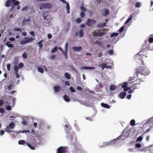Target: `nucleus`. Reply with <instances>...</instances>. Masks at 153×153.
Here are the masks:
<instances>
[{"mask_svg": "<svg viewBox=\"0 0 153 153\" xmlns=\"http://www.w3.org/2000/svg\"><path fill=\"white\" fill-rule=\"evenodd\" d=\"M85 16V14L84 11H82L80 13V16L82 18H83Z\"/></svg>", "mask_w": 153, "mask_h": 153, "instance_id": "35", "label": "nucleus"}, {"mask_svg": "<svg viewBox=\"0 0 153 153\" xmlns=\"http://www.w3.org/2000/svg\"><path fill=\"white\" fill-rule=\"evenodd\" d=\"M43 42V41L42 40H41L39 42L37 43V44H38L39 46V49H40L42 47L43 44L42 42Z\"/></svg>", "mask_w": 153, "mask_h": 153, "instance_id": "27", "label": "nucleus"}, {"mask_svg": "<svg viewBox=\"0 0 153 153\" xmlns=\"http://www.w3.org/2000/svg\"><path fill=\"white\" fill-rule=\"evenodd\" d=\"M70 89L72 92H75V90L72 87H71L70 88Z\"/></svg>", "mask_w": 153, "mask_h": 153, "instance_id": "47", "label": "nucleus"}, {"mask_svg": "<svg viewBox=\"0 0 153 153\" xmlns=\"http://www.w3.org/2000/svg\"><path fill=\"white\" fill-rule=\"evenodd\" d=\"M140 3L139 2L136 3L135 4V7H139L140 6Z\"/></svg>", "mask_w": 153, "mask_h": 153, "instance_id": "42", "label": "nucleus"}, {"mask_svg": "<svg viewBox=\"0 0 153 153\" xmlns=\"http://www.w3.org/2000/svg\"><path fill=\"white\" fill-rule=\"evenodd\" d=\"M149 42L150 43H152L153 42V38L152 37H151L149 39Z\"/></svg>", "mask_w": 153, "mask_h": 153, "instance_id": "48", "label": "nucleus"}, {"mask_svg": "<svg viewBox=\"0 0 153 153\" xmlns=\"http://www.w3.org/2000/svg\"><path fill=\"white\" fill-rule=\"evenodd\" d=\"M145 54H146V52H145L144 51L143 52V51H140L138 53V54L141 56V57H142V56H145Z\"/></svg>", "mask_w": 153, "mask_h": 153, "instance_id": "28", "label": "nucleus"}, {"mask_svg": "<svg viewBox=\"0 0 153 153\" xmlns=\"http://www.w3.org/2000/svg\"><path fill=\"white\" fill-rule=\"evenodd\" d=\"M124 26H122V27L119 30V33H120L122 32L123 30L124 29Z\"/></svg>", "mask_w": 153, "mask_h": 153, "instance_id": "43", "label": "nucleus"}, {"mask_svg": "<svg viewBox=\"0 0 153 153\" xmlns=\"http://www.w3.org/2000/svg\"><path fill=\"white\" fill-rule=\"evenodd\" d=\"M37 70L39 72L43 74L44 73V70L42 68L39 67L37 68Z\"/></svg>", "mask_w": 153, "mask_h": 153, "instance_id": "29", "label": "nucleus"}, {"mask_svg": "<svg viewBox=\"0 0 153 153\" xmlns=\"http://www.w3.org/2000/svg\"><path fill=\"white\" fill-rule=\"evenodd\" d=\"M134 78L135 77L134 76L132 78L130 77V79L129 80V81H130V82L129 83H131V84H132L133 83H134V81L137 82V83H134L131 86V88L133 89L134 91L135 89L138 88L137 87V85H139L140 84V82H142V81H141L140 79H137L136 80H134Z\"/></svg>", "mask_w": 153, "mask_h": 153, "instance_id": "2", "label": "nucleus"}, {"mask_svg": "<svg viewBox=\"0 0 153 153\" xmlns=\"http://www.w3.org/2000/svg\"><path fill=\"white\" fill-rule=\"evenodd\" d=\"M66 152V148L64 146H61L57 149L56 153H65Z\"/></svg>", "mask_w": 153, "mask_h": 153, "instance_id": "9", "label": "nucleus"}, {"mask_svg": "<svg viewBox=\"0 0 153 153\" xmlns=\"http://www.w3.org/2000/svg\"><path fill=\"white\" fill-rule=\"evenodd\" d=\"M30 34L34 37L35 36V34L34 32L33 31H31L30 33Z\"/></svg>", "mask_w": 153, "mask_h": 153, "instance_id": "58", "label": "nucleus"}, {"mask_svg": "<svg viewBox=\"0 0 153 153\" xmlns=\"http://www.w3.org/2000/svg\"><path fill=\"white\" fill-rule=\"evenodd\" d=\"M9 40L10 41H13L15 40V39L13 37H11L9 38Z\"/></svg>", "mask_w": 153, "mask_h": 153, "instance_id": "61", "label": "nucleus"}, {"mask_svg": "<svg viewBox=\"0 0 153 153\" xmlns=\"http://www.w3.org/2000/svg\"><path fill=\"white\" fill-rule=\"evenodd\" d=\"M56 56L55 55H53L50 56V58L51 59H53Z\"/></svg>", "mask_w": 153, "mask_h": 153, "instance_id": "59", "label": "nucleus"}, {"mask_svg": "<svg viewBox=\"0 0 153 153\" xmlns=\"http://www.w3.org/2000/svg\"><path fill=\"white\" fill-rule=\"evenodd\" d=\"M12 1L11 0H7L5 2V6L7 7H10Z\"/></svg>", "mask_w": 153, "mask_h": 153, "instance_id": "19", "label": "nucleus"}, {"mask_svg": "<svg viewBox=\"0 0 153 153\" xmlns=\"http://www.w3.org/2000/svg\"><path fill=\"white\" fill-rule=\"evenodd\" d=\"M13 85L12 84H10L8 86L7 88L9 90H10L13 88Z\"/></svg>", "mask_w": 153, "mask_h": 153, "instance_id": "44", "label": "nucleus"}, {"mask_svg": "<svg viewBox=\"0 0 153 153\" xmlns=\"http://www.w3.org/2000/svg\"><path fill=\"white\" fill-rule=\"evenodd\" d=\"M66 9L67 10V13L68 14H69L70 13V5L68 2H66Z\"/></svg>", "mask_w": 153, "mask_h": 153, "instance_id": "26", "label": "nucleus"}, {"mask_svg": "<svg viewBox=\"0 0 153 153\" xmlns=\"http://www.w3.org/2000/svg\"><path fill=\"white\" fill-rule=\"evenodd\" d=\"M39 9L42 10L43 9H50L52 7L51 4L48 3H42L39 6Z\"/></svg>", "mask_w": 153, "mask_h": 153, "instance_id": "7", "label": "nucleus"}, {"mask_svg": "<svg viewBox=\"0 0 153 153\" xmlns=\"http://www.w3.org/2000/svg\"><path fill=\"white\" fill-rule=\"evenodd\" d=\"M24 66V64L22 62H20L18 64V66H15L14 67L13 69L17 78H18L20 76V75L18 73L19 69H22Z\"/></svg>", "mask_w": 153, "mask_h": 153, "instance_id": "4", "label": "nucleus"}, {"mask_svg": "<svg viewBox=\"0 0 153 153\" xmlns=\"http://www.w3.org/2000/svg\"><path fill=\"white\" fill-rule=\"evenodd\" d=\"M72 49L74 51H80L82 50V48L81 46L79 47L74 46L72 48Z\"/></svg>", "mask_w": 153, "mask_h": 153, "instance_id": "13", "label": "nucleus"}, {"mask_svg": "<svg viewBox=\"0 0 153 153\" xmlns=\"http://www.w3.org/2000/svg\"><path fill=\"white\" fill-rule=\"evenodd\" d=\"M21 132L22 133H25V132H30V131L29 130H23L21 131Z\"/></svg>", "mask_w": 153, "mask_h": 153, "instance_id": "57", "label": "nucleus"}, {"mask_svg": "<svg viewBox=\"0 0 153 153\" xmlns=\"http://www.w3.org/2000/svg\"><path fill=\"white\" fill-rule=\"evenodd\" d=\"M99 67L101 68L102 69H103L104 68L107 69H111L112 67L110 65H108L105 63H103L100 64L99 65Z\"/></svg>", "mask_w": 153, "mask_h": 153, "instance_id": "11", "label": "nucleus"}, {"mask_svg": "<svg viewBox=\"0 0 153 153\" xmlns=\"http://www.w3.org/2000/svg\"><path fill=\"white\" fill-rule=\"evenodd\" d=\"M143 139V137L142 136H139L137 138V141H141Z\"/></svg>", "mask_w": 153, "mask_h": 153, "instance_id": "45", "label": "nucleus"}, {"mask_svg": "<svg viewBox=\"0 0 153 153\" xmlns=\"http://www.w3.org/2000/svg\"><path fill=\"white\" fill-rule=\"evenodd\" d=\"M6 109L8 111H10L11 109V107L10 106H7L6 107Z\"/></svg>", "mask_w": 153, "mask_h": 153, "instance_id": "55", "label": "nucleus"}, {"mask_svg": "<svg viewBox=\"0 0 153 153\" xmlns=\"http://www.w3.org/2000/svg\"><path fill=\"white\" fill-rule=\"evenodd\" d=\"M109 13V11L108 10L107 8H104L102 13V15L104 16H106L108 15Z\"/></svg>", "mask_w": 153, "mask_h": 153, "instance_id": "14", "label": "nucleus"}, {"mask_svg": "<svg viewBox=\"0 0 153 153\" xmlns=\"http://www.w3.org/2000/svg\"><path fill=\"white\" fill-rule=\"evenodd\" d=\"M118 33H113L112 34H111L110 35V37H112L114 36H118Z\"/></svg>", "mask_w": 153, "mask_h": 153, "instance_id": "36", "label": "nucleus"}, {"mask_svg": "<svg viewBox=\"0 0 153 153\" xmlns=\"http://www.w3.org/2000/svg\"><path fill=\"white\" fill-rule=\"evenodd\" d=\"M141 146V145L140 143H137L135 145V147L137 148H140Z\"/></svg>", "mask_w": 153, "mask_h": 153, "instance_id": "50", "label": "nucleus"}, {"mask_svg": "<svg viewBox=\"0 0 153 153\" xmlns=\"http://www.w3.org/2000/svg\"><path fill=\"white\" fill-rule=\"evenodd\" d=\"M126 95V93L125 92H123L119 94V96L121 99H123Z\"/></svg>", "mask_w": 153, "mask_h": 153, "instance_id": "16", "label": "nucleus"}, {"mask_svg": "<svg viewBox=\"0 0 153 153\" xmlns=\"http://www.w3.org/2000/svg\"><path fill=\"white\" fill-rule=\"evenodd\" d=\"M64 99L67 102H68L70 101V99L68 96L66 95H65L64 96Z\"/></svg>", "mask_w": 153, "mask_h": 153, "instance_id": "25", "label": "nucleus"}, {"mask_svg": "<svg viewBox=\"0 0 153 153\" xmlns=\"http://www.w3.org/2000/svg\"><path fill=\"white\" fill-rule=\"evenodd\" d=\"M58 49V48L57 47H55L53 48H52L51 49V52L52 53H53L55 52L56 51H57Z\"/></svg>", "mask_w": 153, "mask_h": 153, "instance_id": "34", "label": "nucleus"}, {"mask_svg": "<svg viewBox=\"0 0 153 153\" xmlns=\"http://www.w3.org/2000/svg\"><path fill=\"white\" fill-rule=\"evenodd\" d=\"M13 3L14 5L17 6L19 4V2L18 1H16L14 2H13Z\"/></svg>", "mask_w": 153, "mask_h": 153, "instance_id": "39", "label": "nucleus"}, {"mask_svg": "<svg viewBox=\"0 0 153 153\" xmlns=\"http://www.w3.org/2000/svg\"><path fill=\"white\" fill-rule=\"evenodd\" d=\"M4 109L2 108H0V113H4Z\"/></svg>", "mask_w": 153, "mask_h": 153, "instance_id": "63", "label": "nucleus"}, {"mask_svg": "<svg viewBox=\"0 0 153 153\" xmlns=\"http://www.w3.org/2000/svg\"><path fill=\"white\" fill-rule=\"evenodd\" d=\"M75 21L76 23H79L81 22L82 19L80 18H78L76 19Z\"/></svg>", "mask_w": 153, "mask_h": 153, "instance_id": "37", "label": "nucleus"}, {"mask_svg": "<svg viewBox=\"0 0 153 153\" xmlns=\"http://www.w3.org/2000/svg\"><path fill=\"white\" fill-rule=\"evenodd\" d=\"M77 89L78 90L80 91H82V88L81 87H80V86H78L77 87Z\"/></svg>", "mask_w": 153, "mask_h": 153, "instance_id": "60", "label": "nucleus"}, {"mask_svg": "<svg viewBox=\"0 0 153 153\" xmlns=\"http://www.w3.org/2000/svg\"><path fill=\"white\" fill-rule=\"evenodd\" d=\"M35 39V38L33 37H28L26 36L24 38L23 40L21 41L20 45H24L26 43H29L32 42Z\"/></svg>", "mask_w": 153, "mask_h": 153, "instance_id": "3", "label": "nucleus"}, {"mask_svg": "<svg viewBox=\"0 0 153 153\" xmlns=\"http://www.w3.org/2000/svg\"><path fill=\"white\" fill-rule=\"evenodd\" d=\"M10 42H7L5 45L8 46V47L13 48L14 45L11 44H10Z\"/></svg>", "mask_w": 153, "mask_h": 153, "instance_id": "22", "label": "nucleus"}, {"mask_svg": "<svg viewBox=\"0 0 153 153\" xmlns=\"http://www.w3.org/2000/svg\"><path fill=\"white\" fill-rule=\"evenodd\" d=\"M65 85L67 86H70V83L69 81H66L65 82Z\"/></svg>", "mask_w": 153, "mask_h": 153, "instance_id": "53", "label": "nucleus"}, {"mask_svg": "<svg viewBox=\"0 0 153 153\" xmlns=\"http://www.w3.org/2000/svg\"><path fill=\"white\" fill-rule=\"evenodd\" d=\"M22 124L24 125H26L27 124V123L26 121L25 120L22 122Z\"/></svg>", "mask_w": 153, "mask_h": 153, "instance_id": "64", "label": "nucleus"}, {"mask_svg": "<svg viewBox=\"0 0 153 153\" xmlns=\"http://www.w3.org/2000/svg\"><path fill=\"white\" fill-rule=\"evenodd\" d=\"M135 121L134 120H132L130 122V125L132 126H134L135 125Z\"/></svg>", "mask_w": 153, "mask_h": 153, "instance_id": "31", "label": "nucleus"}, {"mask_svg": "<svg viewBox=\"0 0 153 153\" xmlns=\"http://www.w3.org/2000/svg\"><path fill=\"white\" fill-rule=\"evenodd\" d=\"M30 21V19L29 18L26 19L25 18H24L23 20V22H27Z\"/></svg>", "mask_w": 153, "mask_h": 153, "instance_id": "49", "label": "nucleus"}, {"mask_svg": "<svg viewBox=\"0 0 153 153\" xmlns=\"http://www.w3.org/2000/svg\"><path fill=\"white\" fill-rule=\"evenodd\" d=\"M98 32H94L93 33V36L94 37L101 36L105 34V33L103 32H100V31L99 30Z\"/></svg>", "mask_w": 153, "mask_h": 153, "instance_id": "10", "label": "nucleus"}, {"mask_svg": "<svg viewBox=\"0 0 153 153\" xmlns=\"http://www.w3.org/2000/svg\"><path fill=\"white\" fill-rule=\"evenodd\" d=\"M47 37L49 39H50L52 37V36L51 34L48 33L47 34Z\"/></svg>", "mask_w": 153, "mask_h": 153, "instance_id": "54", "label": "nucleus"}, {"mask_svg": "<svg viewBox=\"0 0 153 153\" xmlns=\"http://www.w3.org/2000/svg\"><path fill=\"white\" fill-rule=\"evenodd\" d=\"M116 88V86L113 85H111L110 87V91H113L115 90Z\"/></svg>", "mask_w": 153, "mask_h": 153, "instance_id": "24", "label": "nucleus"}, {"mask_svg": "<svg viewBox=\"0 0 153 153\" xmlns=\"http://www.w3.org/2000/svg\"><path fill=\"white\" fill-rule=\"evenodd\" d=\"M128 83L127 82H123L121 86V87L123 88H126L128 85Z\"/></svg>", "mask_w": 153, "mask_h": 153, "instance_id": "30", "label": "nucleus"}, {"mask_svg": "<svg viewBox=\"0 0 153 153\" xmlns=\"http://www.w3.org/2000/svg\"><path fill=\"white\" fill-rule=\"evenodd\" d=\"M4 102L3 100H0V106H2L4 104Z\"/></svg>", "mask_w": 153, "mask_h": 153, "instance_id": "62", "label": "nucleus"}, {"mask_svg": "<svg viewBox=\"0 0 153 153\" xmlns=\"http://www.w3.org/2000/svg\"><path fill=\"white\" fill-rule=\"evenodd\" d=\"M10 67H11V65L10 64H7V70L8 71H10Z\"/></svg>", "mask_w": 153, "mask_h": 153, "instance_id": "46", "label": "nucleus"}, {"mask_svg": "<svg viewBox=\"0 0 153 153\" xmlns=\"http://www.w3.org/2000/svg\"><path fill=\"white\" fill-rule=\"evenodd\" d=\"M22 57L24 59H26L27 57V54L26 52H24L22 55Z\"/></svg>", "mask_w": 153, "mask_h": 153, "instance_id": "40", "label": "nucleus"}, {"mask_svg": "<svg viewBox=\"0 0 153 153\" xmlns=\"http://www.w3.org/2000/svg\"><path fill=\"white\" fill-rule=\"evenodd\" d=\"M106 23H99L97 26L99 27H103L106 26Z\"/></svg>", "mask_w": 153, "mask_h": 153, "instance_id": "21", "label": "nucleus"}, {"mask_svg": "<svg viewBox=\"0 0 153 153\" xmlns=\"http://www.w3.org/2000/svg\"><path fill=\"white\" fill-rule=\"evenodd\" d=\"M15 124L13 122H12L10 123L8 125L6 126V128L5 130L6 131L8 132L9 133H10L12 132L13 131L11 130L15 128Z\"/></svg>", "mask_w": 153, "mask_h": 153, "instance_id": "6", "label": "nucleus"}, {"mask_svg": "<svg viewBox=\"0 0 153 153\" xmlns=\"http://www.w3.org/2000/svg\"><path fill=\"white\" fill-rule=\"evenodd\" d=\"M65 127L66 128L65 130L66 131V133L68 134V133L67 131L68 130H71L72 128V127L69 125H65ZM67 136L68 137H70V136L68 134H67Z\"/></svg>", "mask_w": 153, "mask_h": 153, "instance_id": "12", "label": "nucleus"}, {"mask_svg": "<svg viewBox=\"0 0 153 153\" xmlns=\"http://www.w3.org/2000/svg\"><path fill=\"white\" fill-rule=\"evenodd\" d=\"M65 76L67 79H70L71 78L70 75L68 73H65Z\"/></svg>", "mask_w": 153, "mask_h": 153, "instance_id": "32", "label": "nucleus"}, {"mask_svg": "<svg viewBox=\"0 0 153 153\" xmlns=\"http://www.w3.org/2000/svg\"><path fill=\"white\" fill-rule=\"evenodd\" d=\"M53 89L55 92H58L61 89V88L58 85H56L53 87Z\"/></svg>", "mask_w": 153, "mask_h": 153, "instance_id": "17", "label": "nucleus"}, {"mask_svg": "<svg viewBox=\"0 0 153 153\" xmlns=\"http://www.w3.org/2000/svg\"><path fill=\"white\" fill-rule=\"evenodd\" d=\"M19 144L20 145H23L25 143L32 150H34L35 147L36 146L35 143H25V141L24 140H19L18 142Z\"/></svg>", "mask_w": 153, "mask_h": 153, "instance_id": "5", "label": "nucleus"}, {"mask_svg": "<svg viewBox=\"0 0 153 153\" xmlns=\"http://www.w3.org/2000/svg\"><path fill=\"white\" fill-rule=\"evenodd\" d=\"M136 74L137 77H138V74H140L141 75H144L145 76L148 75L150 73V71L144 66V68L142 67H139L136 69Z\"/></svg>", "mask_w": 153, "mask_h": 153, "instance_id": "1", "label": "nucleus"}, {"mask_svg": "<svg viewBox=\"0 0 153 153\" xmlns=\"http://www.w3.org/2000/svg\"><path fill=\"white\" fill-rule=\"evenodd\" d=\"M4 131L3 130H1L0 131V135H3L4 134Z\"/></svg>", "mask_w": 153, "mask_h": 153, "instance_id": "52", "label": "nucleus"}, {"mask_svg": "<svg viewBox=\"0 0 153 153\" xmlns=\"http://www.w3.org/2000/svg\"><path fill=\"white\" fill-rule=\"evenodd\" d=\"M95 68L93 67H83L82 68V69H94Z\"/></svg>", "mask_w": 153, "mask_h": 153, "instance_id": "23", "label": "nucleus"}, {"mask_svg": "<svg viewBox=\"0 0 153 153\" xmlns=\"http://www.w3.org/2000/svg\"><path fill=\"white\" fill-rule=\"evenodd\" d=\"M101 105L102 107H105L106 108L109 109L110 108V106L107 104L102 103H101Z\"/></svg>", "mask_w": 153, "mask_h": 153, "instance_id": "20", "label": "nucleus"}, {"mask_svg": "<svg viewBox=\"0 0 153 153\" xmlns=\"http://www.w3.org/2000/svg\"><path fill=\"white\" fill-rule=\"evenodd\" d=\"M68 45V42H67L65 43V51L66 52H67Z\"/></svg>", "mask_w": 153, "mask_h": 153, "instance_id": "41", "label": "nucleus"}, {"mask_svg": "<svg viewBox=\"0 0 153 153\" xmlns=\"http://www.w3.org/2000/svg\"><path fill=\"white\" fill-rule=\"evenodd\" d=\"M96 22V21L93 19H88L86 22V25L89 27H92Z\"/></svg>", "mask_w": 153, "mask_h": 153, "instance_id": "8", "label": "nucleus"}, {"mask_svg": "<svg viewBox=\"0 0 153 153\" xmlns=\"http://www.w3.org/2000/svg\"><path fill=\"white\" fill-rule=\"evenodd\" d=\"M27 9V6H25L22 8V10L23 11H24L26 10Z\"/></svg>", "mask_w": 153, "mask_h": 153, "instance_id": "56", "label": "nucleus"}, {"mask_svg": "<svg viewBox=\"0 0 153 153\" xmlns=\"http://www.w3.org/2000/svg\"><path fill=\"white\" fill-rule=\"evenodd\" d=\"M124 88L123 91H124L126 92L128 90L130 89V88L128 87H127L126 88Z\"/></svg>", "mask_w": 153, "mask_h": 153, "instance_id": "51", "label": "nucleus"}, {"mask_svg": "<svg viewBox=\"0 0 153 153\" xmlns=\"http://www.w3.org/2000/svg\"><path fill=\"white\" fill-rule=\"evenodd\" d=\"M132 14H131L129 16V17L126 20V21L125 24H126L129 22L131 20V19H132Z\"/></svg>", "mask_w": 153, "mask_h": 153, "instance_id": "33", "label": "nucleus"}, {"mask_svg": "<svg viewBox=\"0 0 153 153\" xmlns=\"http://www.w3.org/2000/svg\"><path fill=\"white\" fill-rule=\"evenodd\" d=\"M78 35L80 37H82L83 36V29H81L78 32Z\"/></svg>", "mask_w": 153, "mask_h": 153, "instance_id": "18", "label": "nucleus"}, {"mask_svg": "<svg viewBox=\"0 0 153 153\" xmlns=\"http://www.w3.org/2000/svg\"><path fill=\"white\" fill-rule=\"evenodd\" d=\"M107 53L109 55H112L114 54V51L112 50H110L107 51Z\"/></svg>", "mask_w": 153, "mask_h": 153, "instance_id": "38", "label": "nucleus"}, {"mask_svg": "<svg viewBox=\"0 0 153 153\" xmlns=\"http://www.w3.org/2000/svg\"><path fill=\"white\" fill-rule=\"evenodd\" d=\"M19 57L18 56H16L15 57L14 59V61H13V64L14 66H13V68L15 66H17L16 65L18 64V62H19ZM18 66V65H17Z\"/></svg>", "mask_w": 153, "mask_h": 153, "instance_id": "15", "label": "nucleus"}]
</instances>
